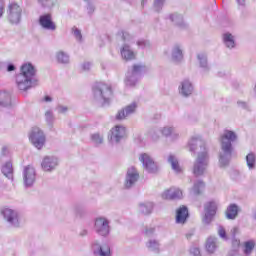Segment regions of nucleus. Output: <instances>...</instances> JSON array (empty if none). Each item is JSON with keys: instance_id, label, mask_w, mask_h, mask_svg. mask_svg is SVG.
I'll use <instances>...</instances> for the list:
<instances>
[{"instance_id": "f257e3e1", "label": "nucleus", "mask_w": 256, "mask_h": 256, "mask_svg": "<svg viewBox=\"0 0 256 256\" xmlns=\"http://www.w3.org/2000/svg\"><path fill=\"white\" fill-rule=\"evenodd\" d=\"M188 149L191 153L198 154L193 165V175L195 177L205 175V171L209 167V153L205 141L200 136H193L188 141Z\"/></svg>"}, {"instance_id": "f03ea898", "label": "nucleus", "mask_w": 256, "mask_h": 256, "mask_svg": "<svg viewBox=\"0 0 256 256\" xmlns=\"http://www.w3.org/2000/svg\"><path fill=\"white\" fill-rule=\"evenodd\" d=\"M237 141V133L231 130H224V132L220 135V156L219 163L222 167H226L229 165V161H231V155L233 154V143Z\"/></svg>"}, {"instance_id": "7ed1b4c3", "label": "nucleus", "mask_w": 256, "mask_h": 256, "mask_svg": "<svg viewBox=\"0 0 256 256\" xmlns=\"http://www.w3.org/2000/svg\"><path fill=\"white\" fill-rule=\"evenodd\" d=\"M16 83L20 91H28L31 87L37 85V78H35V67L33 64H24L21 67V73L16 76Z\"/></svg>"}, {"instance_id": "20e7f679", "label": "nucleus", "mask_w": 256, "mask_h": 256, "mask_svg": "<svg viewBox=\"0 0 256 256\" xmlns=\"http://www.w3.org/2000/svg\"><path fill=\"white\" fill-rule=\"evenodd\" d=\"M92 91L96 103L100 104L102 107L109 105L111 97H113V89L111 88V85L98 82L93 86Z\"/></svg>"}, {"instance_id": "39448f33", "label": "nucleus", "mask_w": 256, "mask_h": 256, "mask_svg": "<svg viewBox=\"0 0 256 256\" xmlns=\"http://www.w3.org/2000/svg\"><path fill=\"white\" fill-rule=\"evenodd\" d=\"M94 231L99 237L107 239L111 235V220L105 216H98L94 219Z\"/></svg>"}, {"instance_id": "423d86ee", "label": "nucleus", "mask_w": 256, "mask_h": 256, "mask_svg": "<svg viewBox=\"0 0 256 256\" xmlns=\"http://www.w3.org/2000/svg\"><path fill=\"white\" fill-rule=\"evenodd\" d=\"M146 71L147 67L145 65H134L133 68L127 72L125 85H127V87H134L137 81H139V76L141 75V73H145Z\"/></svg>"}, {"instance_id": "0eeeda50", "label": "nucleus", "mask_w": 256, "mask_h": 256, "mask_svg": "<svg viewBox=\"0 0 256 256\" xmlns=\"http://www.w3.org/2000/svg\"><path fill=\"white\" fill-rule=\"evenodd\" d=\"M29 140L31 141L32 145L36 147V149H43L46 141L45 133L43 130H41V128L35 126L30 131Z\"/></svg>"}, {"instance_id": "6e6552de", "label": "nucleus", "mask_w": 256, "mask_h": 256, "mask_svg": "<svg viewBox=\"0 0 256 256\" xmlns=\"http://www.w3.org/2000/svg\"><path fill=\"white\" fill-rule=\"evenodd\" d=\"M215 215H217V202L210 201L204 206V215L202 217L203 225H211L213 223V219H215Z\"/></svg>"}, {"instance_id": "1a4fd4ad", "label": "nucleus", "mask_w": 256, "mask_h": 256, "mask_svg": "<svg viewBox=\"0 0 256 256\" xmlns=\"http://www.w3.org/2000/svg\"><path fill=\"white\" fill-rule=\"evenodd\" d=\"M21 13H23V10L17 3L9 4L7 10V18L9 23L12 25L19 24L21 22Z\"/></svg>"}, {"instance_id": "9d476101", "label": "nucleus", "mask_w": 256, "mask_h": 256, "mask_svg": "<svg viewBox=\"0 0 256 256\" xmlns=\"http://www.w3.org/2000/svg\"><path fill=\"white\" fill-rule=\"evenodd\" d=\"M125 135H127V129L125 126L116 125L110 130L108 141L112 145H115V143H119L122 139H125Z\"/></svg>"}, {"instance_id": "9b49d317", "label": "nucleus", "mask_w": 256, "mask_h": 256, "mask_svg": "<svg viewBox=\"0 0 256 256\" xmlns=\"http://www.w3.org/2000/svg\"><path fill=\"white\" fill-rule=\"evenodd\" d=\"M91 248L94 256H113L111 246L107 243L101 244L99 240H94L91 244Z\"/></svg>"}, {"instance_id": "f8f14e48", "label": "nucleus", "mask_w": 256, "mask_h": 256, "mask_svg": "<svg viewBox=\"0 0 256 256\" xmlns=\"http://www.w3.org/2000/svg\"><path fill=\"white\" fill-rule=\"evenodd\" d=\"M144 169L148 172V173H158L159 172V164H157V162H155V160H153L149 154L144 153L141 154L139 157Z\"/></svg>"}, {"instance_id": "ddd939ff", "label": "nucleus", "mask_w": 256, "mask_h": 256, "mask_svg": "<svg viewBox=\"0 0 256 256\" xmlns=\"http://www.w3.org/2000/svg\"><path fill=\"white\" fill-rule=\"evenodd\" d=\"M1 214L3 215L5 221L9 223L12 227H19V214L17 211L11 208H4L1 210Z\"/></svg>"}, {"instance_id": "4468645a", "label": "nucleus", "mask_w": 256, "mask_h": 256, "mask_svg": "<svg viewBox=\"0 0 256 256\" xmlns=\"http://www.w3.org/2000/svg\"><path fill=\"white\" fill-rule=\"evenodd\" d=\"M36 176L37 174L35 172V168L31 165L26 166L23 171V181L25 187H31L33 183H35Z\"/></svg>"}, {"instance_id": "2eb2a0df", "label": "nucleus", "mask_w": 256, "mask_h": 256, "mask_svg": "<svg viewBox=\"0 0 256 256\" xmlns=\"http://www.w3.org/2000/svg\"><path fill=\"white\" fill-rule=\"evenodd\" d=\"M59 166V159L54 156H45L42 160L41 167L43 171L51 172L55 171Z\"/></svg>"}, {"instance_id": "dca6fc26", "label": "nucleus", "mask_w": 256, "mask_h": 256, "mask_svg": "<svg viewBox=\"0 0 256 256\" xmlns=\"http://www.w3.org/2000/svg\"><path fill=\"white\" fill-rule=\"evenodd\" d=\"M137 181H139V172H137V169L135 167L128 168L124 183L126 189H131Z\"/></svg>"}, {"instance_id": "f3484780", "label": "nucleus", "mask_w": 256, "mask_h": 256, "mask_svg": "<svg viewBox=\"0 0 256 256\" xmlns=\"http://www.w3.org/2000/svg\"><path fill=\"white\" fill-rule=\"evenodd\" d=\"M39 23L42 29H45L46 31H57V24L53 22L51 14H44L40 16Z\"/></svg>"}, {"instance_id": "a211bd4d", "label": "nucleus", "mask_w": 256, "mask_h": 256, "mask_svg": "<svg viewBox=\"0 0 256 256\" xmlns=\"http://www.w3.org/2000/svg\"><path fill=\"white\" fill-rule=\"evenodd\" d=\"M162 199H165L166 201H171L173 199H181L183 197V191L179 188L171 187L169 189H166L161 194Z\"/></svg>"}, {"instance_id": "6ab92c4d", "label": "nucleus", "mask_w": 256, "mask_h": 256, "mask_svg": "<svg viewBox=\"0 0 256 256\" xmlns=\"http://www.w3.org/2000/svg\"><path fill=\"white\" fill-rule=\"evenodd\" d=\"M137 109V103L133 102L132 104L126 106L124 109L118 111L116 114L117 121H123L130 115H133Z\"/></svg>"}, {"instance_id": "aec40b11", "label": "nucleus", "mask_w": 256, "mask_h": 256, "mask_svg": "<svg viewBox=\"0 0 256 256\" xmlns=\"http://www.w3.org/2000/svg\"><path fill=\"white\" fill-rule=\"evenodd\" d=\"M187 219H189V209H187L186 206H180L176 210L175 221L177 225H185V223H187Z\"/></svg>"}, {"instance_id": "412c9836", "label": "nucleus", "mask_w": 256, "mask_h": 256, "mask_svg": "<svg viewBox=\"0 0 256 256\" xmlns=\"http://www.w3.org/2000/svg\"><path fill=\"white\" fill-rule=\"evenodd\" d=\"M193 89V83H191L189 80H183L178 87V91L182 97H189L192 95Z\"/></svg>"}, {"instance_id": "4be33fe9", "label": "nucleus", "mask_w": 256, "mask_h": 256, "mask_svg": "<svg viewBox=\"0 0 256 256\" xmlns=\"http://www.w3.org/2000/svg\"><path fill=\"white\" fill-rule=\"evenodd\" d=\"M160 133L164 137H170L172 141H177V139L180 137L179 131H177V128L173 126H164L160 129Z\"/></svg>"}, {"instance_id": "5701e85b", "label": "nucleus", "mask_w": 256, "mask_h": 256, "mask_svg": "<svg viewBox=\"0 0 256 256\" xmlns=\"http://www.w3.org/2000/svg\"><path fill=\"white\" fill-rule=\"evenodd\" d=\"M171 58L175 63L183 61V47L179 44H175L171 50Z\"/></svg>"}, {"instance_id": "b1692460", "label": "nucleus", "mask_w": 256, "mask_h": 256, "mask_svg": "<svg viewBox=\"0 0 256 256\" xmlns=\"http://www.w3.org/2000/svg\"><path fill=\"white\" fill-rule=\"evenodd\" d=\"M122 59L125 61H133L135 59L136 54L134 51L131 50V46L124 44L120 50Z\"/></svg>"}, {"instance_id": "393cba45", "label": "nucleus", "mask_w": 256, "mask_h": 256, "mask_svg": "<svg viewBox=\"0 0 256 256\" xmlns=\"http://www.w3.org/2000/svg\"><path fill=\"white\" fill-rule=\"evenodd\" d=\"M223 43L227 49H235V36L230 32H225L222 36Z\"/></svg>"}, {"instance_id": "a878e982", "label": "nucleus", "mask_w": 256, "mask_h": 256, "mask_svg": "<svg viewBox=\"0 0 256 256\" xmlns=\"http://www.w3.org/2000/svg\"><path fill=\"white\" fill-rule=\"evenodd\" d=\"M146 247L148 251H153L154 253H159L161 249V243L157 239H150L146 242Z\"/></svg>"}, {"instance_id": "bb28decb", "label": "nucleus", "mask_w": 256, "mask_h": 256, "mask_svg": "<svg viewBox=\"0 0 256 256\" xmlns=\"http://www.w3.org/2000/svg\"><path fill=\"white\" fill-rule=\"evenodd\" d=\"M154 207L153 202H145L139 205V212L142 213V215H151Z\"/></svg>"}, {"instance_id": "cd10ccee", "label": "nucleus", "mask_w": 256, "mask_h": 256, "mask_svg": "<svg viewBox=\"0 0 256 256\" xmlns=\"http://www.w3.org/2000/svg\"><path fill=\"white\" fill-rule=\"evenodd\" d=\"M168 163H170L175 173H182L183 168H181V166L179 165V160L177 159V157H175V155H170L168 157Z\"/></svg>"}, {"instance_id": "c85d7f7f", "label": "nucleus", "mask_w": 256, "mask_h": 256, "mask_svg": "<svg viewBox=\"0 0 256 256\" xmlns=\"http://www.w3.org/2000/svg\"><path fill=\"white\" fill-rule=\"evenodd\" d=\"M206 250L208 253H215L217 251V238L209 237L206 241Z\"/></svg>"}, {"instance_id": "c756f323", "label": "nucleus", "mask_w": 256, "mask_h": 256, "mask_svg": "<svg viewBox=\"0 0 256 256\" xmlns=\"http://www.w3.org/2000/svg\"><path fill=\"white\" fill-rule=\"evenodd\" d=\"M11 105V94L9 92H0V106L9 107Z\"/></svg>"}, {"instance_id": "7c9ffc66", "label": "nucleus", "mask_w": 256, "mask_h": 256, "mask_svg": "<svg viewBox=\"0 0 256 256\" xmlns=\"http://www.w3.org/2000/svg\"><path fill=\"white\" fill-rule=\"evenodd\" d=\"M197 59L199 61V65L204 71H209V64L207 62V54L205 52H200L197 55Z\"/></svg>"}, {"instance_id": "2f4dec72", "label": "nucleus", "mask_w": 256, "mask_h": 256, "mask_svg": "<svg viewBox=\"0 0 256 256\" xmlns=\"http://www.w3.org/2000/svg\"><path fill=\"white\" fill-rule=\"evenodd\" d=\"M2 173L7 179H13V164H11V162H6L2 166Z\"/></svg>"}, {"instance_id": "473e14b6", "label": "nucleus", "mask_w": 256, "mask_h": 256, "mask_svg": "<svg viewBox=\"0 0 256 256\" xmlns=\"http://www.w3.org/2000/svg\"><path fill=\"white\" fill-rule=\"evenodd\" d=\"M90 141L91 143H93V145L99 147V145H103L104 137L101 133L96 132L90 135Z\"/></svg>"}, {"instance_id": "72a5a7b5", "label": "nucleus", "mask_w": 256, "mask_h": 256, "mask_svg": "<svg viewBox=\"0 0 256 256\" xmlns=\"http://www.w3.org/2000/svg\"><path fill=\"white\" fill-rule=\"evenodd\" d=\"M239 213V208L235 204H231L226 211L227 219H235Z\"/></svg>"}, {"instance_id": "f704fd0d", "label": "nucleus", "mask_w": 256, "mask_h": 256, "mask_svg": "<svg viewBox=\"0 0 256 256\" xmlns=\"http://www.w3.org/2000/svg\"><path fill=\"white\" fill-rule=\"evenodd\" d=\"M56 60L58 63H61L62 65H67L69 63V54L64 51H58L56 53Z\"/></svg>"}, {"instance_id": "c9c22d12", "label": "nucleus", "mask_w": 256, "mask_h": 256, "mask_svg": "<svg viewBox=\"0 0 256 256\" xmlns=\"http://www.w3.org/2000/svg\"><path fill=\"white\" fill-rule=\"evenodd\" d=\"M203 189H205V182L202 180H198L194 183L192 187V192L194 195H201L203 193Z\"/></svg>"}, {"instance_id": "e433bc0d", "label": "nucleus", "mask_w": 256, "mask_h": 256, "mask_svg": "<svg viewBox=\"0 0 256 256\" xmlns=\"http://www.w3.org/2000/svg\"><path fill=\"white\" fill-rule=\"evenodd\" d=\"M247 167L250 171H253L256 167V156L255 153L251 152L246 156Z\"/></svg>"}, {"instance_id": "4c0bfd02", "label": "nucleus", "mask_w": 256, "mask_h": 256, "mask_svg": "<svg viewBox=\"0 0 256 256\" xmlns=\"http://www.w3.org/2000/svg\"><path fill=\"white\" fill-rule=\"evenodd\" d=\"M170 20L172 21V23L178 25V27H183V16L180 14H172L170 15Z\"/></svg>"}, {"instance_id": "58836bf2", "label": "nucleus", "mask_w": 256, "mask_h": 256, "mask_svg": "<svg viewBox=\"0 0 256 256\" xmlns=\"http://www.w3.org/2000/svg\"><path fill=\"white\" fill-rule=\"evenodd\" d=\"M253 249H255V242L248 241L244 244V253L245 255H251L253 253Z\"/></svg>"}, {"instance_id": "ea45409f", "label": "nucleus", "mask_w": 256, "mask_h": 256, "mask_svg": "<svg viewBox=\"0 0 256 256\" xmlns=\"http://www.w3.org/2000/svg\"><path fill=\"white\" fill-rule=\"evenodd\" d=\"M163 5H165V0H154L153 9L156 13H161L163 10Z\"/></svg>"}, {"instance_id": "a19ab883", "label": "nucleus", "mask_w": 256, "mask_h": 256, "mask_svg": "<svg viewBox=\"0 0 256 256\" xmlns=\"http://www.w3.org/2000/svg\"><path fill=\"white\" fill-rule=\"evenodd\" d=\"M45 119L48 125H50V127H53V123L55 121V116H53V112L52 111H47L45 113Z\"/></svg>"}, {"instance_id": "79ce46f5", "label": "nucleus", "mask_w": 256, "mask_h": 256, "mask_svg": "<svg viewBox=\"0 0 256 256\" xmlns=\"http://www.w3.org/2000/svg\"><path fill=\"white\" fill-rule=\"evenodd\" d=\"M38 3L42 7H53V5H55V0H38Z\"/></svg>"}, {"instance_id": "37998d69", "label": "nucleus", "mask_w": 256, "mask_h": 256, "mask_svg": "<svg viewBox=\"0 0 256 256\" xmlns=\"http://www.w3.org/2000/svg\"><path fill=\"white\" fill-rule=\"evenodd\" d=\"M137 45L141 49H147V48L151 47V42H149V40H139L137 42Z\"/></svg>"}, {"instance_id": "c03bdc74", "label": "nucleus", "mask_w": 256, "mask_h": 256, "mask_svg": "<svg viewBox=\"0 0 256 256\" xmlns=\"http://www.w3.org/2000/svg\"><path fill=\"white\" fill-rule=\"evenodd\" d=\"M85 211L83 210L82 207L80 206H76L74 207V214L76 215V217H83Z\"/></svg>"}, {"instance_id": "a18cd8bd", "label": "nucleus", "mask_w": 256, "mask_h": 256, "mask_svg": "<svg viewBox=\"0 0 256 256\" xmlns=\"http://www.w3.org/2000/svg\"><path fill=\"white\" fill-rule=\"evenodd\" d=\"M56 111L59 114L65 115V113H67V111H69V108L67 106H63V105H58L56 107Z\"/></svg>"}, {"instance_id": "49530a36", "label": "nucleus", "mask_w": 256, "mask_h": 256, "mask_svg": "<svg viewBox=\"0 0 256 256\" xmlns=\"http://www.w3.org/2000/svg\"><path fill=\"white\" fill-rule=\"evenodd\" d=\"M73 35L75 37V39H77V41H81V39H83V35H81V30H79L78 28H73Z\"/></svg>"}, {"instance_id": "de8ad7c7", "label": "nucleus", "mask_w": 256, "mask_h": 256, "mask_svg": "<svg viewBox=\"0 0 256 256\" xmlns=\"http://www.w3.org/2000/svg\"><path fill=\"white\" fill-rule=\"evenodd\" d=\"M218 234L222 239H227V233L225 232V228H223V226L218 227Z\"/></svg>"}, {"instance_id": "09e8293b", "label": "nucleus", "mask_w": 256, "mask_h": 256, "mask_svg": "<svg viewBox=\"0 0 256 256\" xmlns=\"http://www.w3.org/2000/svg\"><path fill=\"white\" fill-rule=\"evenodd\" d=\"M190 255H192V256H201V250H199V248H197V247H192L190 249Z\"/></svg>"}, {"instance_id": "8fccbe9b", "label": "nucleus", "mask_w": 256, "mask_h": 256, "mask_svg": "<svg viewBox=\"0 0 256 256\" xmlns=\"http://www.w3.org/2000/svg\"><path fill=\"white\" fill-rule=\"evenodd\" d=\"M82 71H89L91 69V62H84L81 65Z\"/></svg>"}, {"instance_id": "3c124183", "label": "nucleus", "mask_w": 256, "mask_h": 256, "mask_svg": "<svg viewBox=\"0 0 256 256\" xmlns=\"http://www.w3.org/2000/svg\"><path fill=\"white\" fill-rule=\"evenodd\" d=\"M87 11H88L89 15H92V13L95 12V6L92 4H89L87 7Z\"/></svg>"}, {"instance_id": "603ef678", "label": "nucleus", "mask_w": 256, "mask_h": 256, "mask_svg": "<svg viewBox=\"0 0 256 256\" xmlns=\"http://www.w3.org/2000/svg\"><path fill=\"white\" fill-rule=\"evenodd\" d=\"M122 39L123 41H129L131 39V36L129 35V33L124 32L122 33Z\"/></svg>"}, {"instance_id": "864d4df0", "label": "nucleus", "mask_w": 256, "mask_h": 256, "mask_svg": "<svg viewBox=\"0 0 256 256\" xmlns=\"http://www.w3.org/2000/svg\"><path fill=\"white\" fill-rule=\"evenodd\" d=\"M5 11V5L3 2L0 0V17H3V13Z\"/></svg>"}, {"instance_id": "5fc2aeb1", "label": "nucleus", "mask_w": 256, "mask_h": 256, "mask_svg": "<svg viewBox=\"0 0 256 256\" xmlns=\"http://www.w3.org/2000/svg\"><path fill=\"white\" fill-rule=\"evenodd\" d=\"M238 107H241V109H247L248 105L246 102L238 101Z\"/></svg>"}, {"instance_id": "6e6d98bb", "label": "nucleus", "mask_w": 256, "mask_h": 256, "mask_svg": "<svg viewBox=\"0 0 256 256\" xmlns=\"http://www.w3.org/2000/svg\"><path fill=\"white\" fill-rule=\"evenodd\" d=\"M145 233L146 235L151 236L155 233V228L146 229Z\"/></svg>"}, {"instance_id": "4d7b16f0", "label": "nucleus", "mask_w": 256, "mask_h": 256, "mask_svg": "<svg viewBox=\"0 0 256 256\" xmlns=\"http://www.w3.org/2000/svg\"><path fill=\"white\" fill-rule=\"evenodd\" d=\"M232 245H233V247L237 248V247H239V245H240V241L237 240V239H234V240L232 241Z\"/></svg>"}, {"instance_id": "13d9d810", "label": "nucleus", "mask_w": 256, "mask_h": 256, "mask_svg": "<svg viewBox=\"0 0 256 256\" xmlns=\"http://www.w3.org/2000/svg\"><path fill=\"white\" fill-rule=\"evenodd\" d=\"M236 2L240 7H245L246 0H236Z\"/></svg>"}, {"instance_id": "bf43d9fd", "label": "nucleus", "mask_w": 256, "mask_h": 256, "mask_svg": "<svg viewBox=\"0 0 256 256\" xmlns=\"http://www.w3.org/2000/svg\"><path fill=\"white\" fill-rule=\"evenodd\" d=\"M7 71H15V65L9 64L7 67Z\"/></svg>"}, {"instance_id": "052dcab7", "label": "nucleus", "mask_w": 256, "mask_h": 256, "mask_svg": "<svg viewBox=\"0 0 256 256\" xmlns=\"http://www.w3.org/2000/svg\"><path fill=\"white\" fill-rule=\"evenodd\" d=\"M44 101L46 103H51V101H53V99L50 96H46V97H44Z\"/></svg>"}, {"instance_id": "680f3d73", "label": "nucleus", "mask_w": 256, "mask_h": 256, "mask_svg": "<svg viewBox=\"0 0 256 256\" xmlns=\"http://www.w3.org/2000/svg\"><path fill=\"white\" fill-rule=\"evenodd\" d=\"M7 153H9V149L7 147H3L2 148V154L7 155Z\"/></svg>"}, {"instance_id": "e2e57ef3", "label": "nucleus", "mask_w": 256, "mask_h": 256, "mask_svg": "<svg viewBox=\"0 0 256 256\" xmlns=\"http://www.w3.org/2000/svg\"><path fill=\"white\" fill-rule=\"evenodd\" d=\"M87 230H82L81 231V233H80V235L82 236V237H85V235H87Z\"/></svg>"}, {"instance_id": "0e129e2a", "label": "nucleus", "mask_w": 256, "mask_h": 256, "mask_svg": "<svg viewBox=\"0 0 256 256\" xmlns=\"http://www.w3.org/2000/svg\"><path fill=\"white\" fill-rule=\"evenodd\" d=\"M230 256H241V255H239V253L237 252H233L232 254H230Z\"/></svg>"}, {"instance_id": "69168bd1", "label": "nucleus", "mask_w": 256, "mask_h": 256, "mask_svg": "<svg viewBox=\"0 0 256 256\" xmlns=\"http://www.w3.org/2000/svg\"><path fill=\"white\" fill-rule=\"evenodd\" d=\"M153 141H157L159 139V136H152Z\"/></svg>"}, {"instance_id": "338daca9", "label": "nucleus", "mask_w": 256, "mask_h": 256, "mask_svg": "<svg viewBox=\"0 0 256 256\" xmlns=\"http://www.w3.org/2000/svg\"><path fill=\"white\" fill-rule=\"evenodd\" d=\"M237 231H239V229L233 228V234H234V235H235V233H237Z\"/></svg>"}, {"instance_id": "774afa93", "label": "nucleus", "mask_w": 256, "mask_h": 256, "mask_svg": "<svg viewBox=\"0 0 256 256\" xmlns=\"http://www.w3.org/2000/svg\"><path fill=\"white\" fill-rule=\"evenodd\" d=\"M147 3V0H142L141 4L142 6L145 5Z\"/></svg>"}]
</instances>
